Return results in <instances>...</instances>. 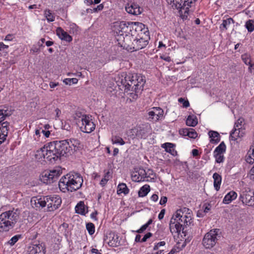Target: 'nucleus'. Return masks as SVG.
<instances>
[{
	"label": "nucleus",
	"instance_id": "c756f323",
	"mask_svg": "<svg viewBox=\"0 0 254 254\" xmlns=\"http://www.w3.org/2000/svg\"><path fill=\"white\" fill-rule=\"evenodd\" d=\"M209 137L211 138L210 142L211 143H216L220 140V136L218 132L215 131H209L208 132Z\"/></svg>",
	"mask_w": 254,
	"mask_h": 254
},
{
	"label": "nucleus",
	"instance_id": "20e7f679",
	"mask_svg": "<svg viewBox=\"0 0 254 254\" xmlns=\"http://www.w3.org/2000/svg\"><path fill=\"white\" fill-rule=\"evenodd\" d=\"M169 4L173 8L179 9V13L181 18L186 20L188 18L191 7L196 0H166Z\"/></svg>",
	"mask_w": 254,
	"mask_h": 254
},
{
	"label": "nucleus",
	"instance_id": "49530a36",
	"mask_svg": "<svg viewBox=\"0 0 254 254\" xmlns=\"http://www.w3.org/2000/svg\"><path fill=\"white\" fill-rule=\"evenodd\" d=\"M246 27L249 32H252L254 30V21L249 20L246 23Z\"/></svg>",
	"mask_w": 254,
	"mask_h": 254
},
{
	"label": "nucleus",
	"instance_id": "bb28decb",
	"mask_svg": "<svg viewBox=\"0 0 254 254\" xmlns=\"http://www.w3.org/2000/svg\"><path fill=\"white\" fill-rule=\"evenodd\" d=\"M75 210L76 213L81 215H85L87 212V207L85 206L83 201H80L75 206Z\"/></svg>",
	"mask_w": 254,
	"mask_h": 254
},
{
	"label": "nucleus",
	"instance_id": "3c124183",
	"mask_svg": "<svg viewBox=\"0 0 254 254\" xmlns=\"http://www.w3.org/2000/svg\"><path fill=\"white\" fill-rule=\"evenodd\" d=\"M242 59L244 63L247 65H250L251 63L250 56L248 54H244L242 55Z\"/></svg>",
	"mask_w": 254,
	"mask_h": 254
},
{
	"label": "nucleus",
	"instance_id": "4d7b16f0",
	"mask_svg": "<svg viewBox=\"0 0 254 254\" xmlns=\"http://www.w3.org/2000/svg\"><path fill=\"white\" fill-rule=\"evenodd\" d=\"M166 243L164 241H161L155 245L153 248V250L156 251L160 247L165 246Z\"/></svg>",
	"mask_w": 254,
	"mask_h": 254
},
{
	"label": "nucleus",
	"instance_id": "0eeeda50",
	"mask_svg": "<svg viewBox=\"0 0 254 254\" xmlns=\"http://www.w3.org/2000/svg\"><path fill=\"white\" fill-rule=\"evenodd\" d=\"M220 230L219 229H213L207 232L204 236L202 240V245L206 249H211L216 244L219 233Z\"/></svg>",
	"mask_w": 254,
	"mask_h": 254
},
{
	"label": "nucleus",
	"instance_id": "1a4fd4ad",
	"mask_svg": "<svg viewBox=\"0 0 254 254\" xmlns=\"http://www.w3.org/2000/svg\"><path fill=\"white\" fill-rule=\"evenodd\" d=\"M170 229L172 233H177L178 236L184 238L188 236L190 232V223H184V225L181 223H169Z\"/></svg>",
	"mask_w": 254,
	"mask_h": 254
},
{
	"label": "nucleus",
	"instance_id": "a18cd8bd",
	"mask_svg": "<svg viewBox=\"0 0 254 254\" xmlns=\"http://www.w3.org/2000/svg\"><path fill=\"white\" fill-rule=\"evenodd\" d=\"M22 238V235L18 234L12 237L8 242L10 246H13L19 239Z\"/></svg>",
	"mask_w": 254,
	"mask_h": 254
},
{
	"label": "nucleus",
	"instance_id": "4be33fe9",
	"mask_svg": "<svg viewBox=\"0 0 254 254\" xmlns=\"http://www.w3.org/2000/svg\"><path fill=\"white\" fill-rule=\"evenodd\" d=\"M146 170L143 168H138L131 174L132 180L136 182L145 181Z\"/></svg>",
	"mask_w": 254,
	"mask_h": 254
},
{
	"label": "nucleus",
	"instance_id": "412c9836",
	"mask_svg": "<svg viewBox=\"0 0 254 254\" xmlns=\"http://www.w3.org/2000/svg\"><path fill=\"white\" fill-rule=\"evenodd\" d=\"M125 9L128 13L134 15L141 14L142 10V9L137 4L132 2V1L127 3Z\"/></svg>",
	"mask_w": 254,
	"mask_h": 254
},
{
	"label": "nucleus",
	"instance_id": "7c9ffc66",
	"mask_svg": "<svg viewBox=\"0 0 254 254\" xmlns=\"http://www.w3.org/2000/svg\"><path fill=\"white\" fill-rule=\"evenodd\" d=\"M213 178L214 179V187L215 189L218 191L220 189V186L221 183V176L217 173H215L213 175Z\"/></svg>",
	"mask_w": 254,
	"mask_h": 254
},
{
	"label": "nucleus",
	"instance_id": "bf43d9fd",
	"mask_svg": "<svg viewBox=\"0 0 254 254\" xmlns=\"http://www.w3.org/2000/svg\"><path fill=\"white\" fill-rule=\"evenodd\" d=\"M180 134L184 136H188L189 128H184L180 130Z\"/></svg>",
	"mask_w": 254,
	"mask_h": 254
},
{
	"label": "nucleus",
	"instance_id": "f03ea898",
	"mask_svg": "<svg viewBox=\"0 0 254 254\" xmlns=\"http://www.w3.org/2000/svg\"><path fill=\"white\" fill-rule=\"evenodd\" d=\"M82 183L83 179L80 175L70 172L61 178L59 187L63 192L66 190L73 191L80 189Z\"/></svg>",
	"mask_w": 254,
	"mask_h": 254
},
{
	"label": "nucleus",
	"instance_id": "2eb2a0df",
	"mask_svg": "<svg viewBox=\"0 0 254 254\" xmlns=\"http://www.w3.org/2000/svg\"><path fill=\"white\" fill-rule=\"evenodd\" d=\"M151 130V128L149 124L142 125L132 129V132L135 133L136 137L140 139L146 138Z\"/></svg>",
	"mask_w": 254,
	"mask_h": 254
},
{
	"label": "nucleus",
	"instance_id": "a878e982",
	"mask_svg": "<svg viewBox=\"0 0 254 254\" xmlns=\"http://www.w3.org/2000/svg\"><path fill=\"white\" fill-rule=\"evenodd\" d=\"M245 134V131L237 129L234 127L233 130L230 133V138L233 140H236L239 137L243 136Z\"/></svg>",
	"mask_w": 254,
	"mask_h": 254
},
{
	"label": "nucleus",
	"instance_id": "5701e85b",
	"mask_svg": "<svg viewBox=\"0 0 254 254\" xmlns=\"http://www.w3.org/2000/svg\"><path fill=\"white\" fill-rule=\"evenodd\" d=\"M105 241H107L108 245L112 247H116L120 244L118 236L112 232L108 234Z\"/></svg>",
	"mask_w": 254,
	"mask_h": 254
},
{
	"label": "nucleus",
	"instance_id": "7ed1b4c3",
	"mask_svg": "<svg viewBox=\"0 0 254 254\" xmlns=\"http://www.w3.org/2000/svg\"><path fill=\"white\" fill-rule=\"evenodd\" d=\"M36 207H44L47 206V210L53 211L57 209L61 205L62 199L57 195L46 196L34 200Z\"/></svg>",
	"mask_w": 254,
	"mask_h": 254
},
{
	"label": "nucleus",
	"instance_id": "ea45409f",
	"mask_svg": "<svg viewBox=\"0 0 254 254\" xmlns=\"http://www.w3.org/2000/svg\"><path fill=\"white\" fill-rule=\"evenodd\" d=\"M15 223H0V232H6L14 227Z\"/></svg>",
	"mask_w": 254,
	"mask_h": 254
},
{
	"label": "nucleus",
	"instance_id": "9b49d317",
	"mask_svg": "<svg viewBox=\"0 0 254 254\" xmlns=\"http://www.w3.org/2000/svg\"><path fill=\"white\" fill-rule=\"evenodd\" d=\"M52 143L54 145L60 157L62 156L66 155L71 150V147L70 146L69 142L68 140L54 141L52 142Z\"/></svg>",
	"mask_w": 254,
	"mask_h": 254
},
{
	"label": "nucleus",
	"instance_id": "c85d7f7f",
	"mask_svg": "<svg viewBox=\"0 0 254 254\" xmlns=\"http://www.w3.org/2000/svg\"><path fill=\"white\" fill-rule=\"evenodd\" d=\"M237 194L234 191H231L228 193L224 197L223 202L225 204H229L232 200L237 198Z\"/></svg>",
	"mask_w": 254,
	"mask_h": 254
},
{
	"label": "nucleus",
	"instance_id": "0e129e2a",
	"mask_svg": "<svg viewBox=\"0 0 254 254\" xmlns=\"http://www.w3.org/2000/svg\"><path fill=\"white\" fill-rule=\"evenodd\" d=\"M8 48V46L5 45L2 42H0V51Z\"/></svg>",
	"mask_w": 254,
	"mask_h": 254
},
{
	"label": "nucleus",
	"instance_id": "f257e3e1",
	"mask_svg": "<svg viewBox=\"0 0 254 254\" xmlns=\"http://www.w3.org/2000/svg\"><path fill=\"white\" fill-rule=\"evenodd\" d=\"M119 78L125 86L126 92L129 95L130 99L136 100L143 89L145 77L141 74L122 72L119 74Z\"/></svg>",
	"mask_w": 254,
	"mask_h": 254
},
{
	"label": "nucleus",
	"instance_id": "6ab92c4d",
	"mask_svg": "<svg viewBox=\"0 0 254 254\" xmlns=\"http://www.w3.org/2000/svg\"><path fill=\"white\" fill-rule=\"evenodd\" d=\"M149 35H145L143 37H137L133 40L132 51H138L145 47L148 44Z\"/></svg>",
	"mask_w": 254,
	"mask_h": 254
},
{
	"label": "nucleus",
	"instance_id": "338daca9",
	"mask_svg": "<svg viewBox=\"0 0 254 254\" xmlns=\"http://www.w3.org/2000/svg\"><path fill=\"white\" fill-rule=\"evenodd\" d=\"M165 212V209L161 210V212H160V213L158 215V218L159 219V220H161L164 217Z\"/></svg>",
	"mask_w": 254,
	"mask_h": 254
},
{
	"label": "nucleus",
	"instance_id": "8fccbe9b",
	"mask_svg": "<svg viewBox=\"0 0 254 254\" xmlns=\"http://www.w3.org/2000/svg\"><path fill=\"white\" fill-rule=\"evenodd\" d=\"M110 172H107L104 176V178H103L101 182H100V185L102 186H104L107 183L108 181L110 179Z\"/></svg>",
	"mask_w": 254,
	"mask_h": 254
},
{
	"label": "nucleus",
	"instance_id": "680f3d73",
	"mask_svg": "<svg viewBox=\"0 0 254 254\" xmlns=\"http://www.w3.org/2000/svg\"><path fill=\"white\" fill-rule=\"evenodd\" d=\"M13 35L12 34H7L4 38V41H12L13 39Z\"/></svg>",
	"mask_w": 254,
	"mask_h": 254
},
{
	"label": "nucleus",
	"instance_id": "603ef678",
	"mask_svg": "<svg viewBox=\"0 0 254 254\" xmlns=\"http://www.w3.org/2000/svg\"><path fill=\"white\" fill-rule=\"evenodd\" d=\"M214 156L215 158V160L217 163H220L223 162V154H214Z\"/></svg>",
	"mask_w": 254,
	"mask_h": 254
},
{
	"label": "nucleus",
	"instance_id": "4468645a",
	"mask_svg": "<svg viewBox=\"0 0 254 254\" xmlns=\"http://www.w3.org/2000/svg\"><path fill=\"white\" fill-rule=\"evenodd\" d=\"M116 39L121 47L127 51H132L133 40L135 39L134 37L129 34L125 36L117 37Z\"/></svg>",
	"mask_w": 254,
	"mask_h": 254
},
{
	"label": "nucleus",
	"instance_id": "f3484780",
	"mask_svg": "<svg viewBox=\"0 0 254 254\" xmlns=\"http://www.w3.org/2000/svg\"><path fill=\"white\" fill-rule=\"evenodd\" d=\"M58 152L56 150L54 145L52 142L48 143L47 145H45V156L46 159L51 163H54L59 158V155H58Z\"/></svg>",
	"mask_w": 254,
	"mask_h": 254
},
{
	"label": "nucleus",
	"instance_id": "4c0bfd02",
	"mask_svg": "<svg viewBox=\"0 0 254 254\" xmlns=\"http://www.w3.org/2000/svg\"><path fill=\"white\" fill-rule=\"evenodd\" d=\"M231 23H234V20L232 18H229L227 19L223 20V22L220 27L221 30H226Z\"/></svg>",
	"mask_w": 254,
	"mask_h": 254
},
{
	"label": "nucleus",
	"instance_id": "9d476101",
	"mask_svg": "<svg viewBox=\"0 0 254 254\" xmlns=\"http://www.w3.org/2000/svg\"><path fill=\"white\" fill-rule=\"evenodd\" d=\"M130 22L117 21L114 23L113 30L116 33L117 37L125 36L130 34Z\"/></svg>",
	"mask_w": 254,
	"mask_h": 254
},
{
	"label": "nucleus",
	"instance_id": "dca6fc26",
	"mask_svg": "<svg viewBox=\"0 0 254 254\" xmlns=\"http://www.w3.org/2000/svg\"><path fill=\"white\" fill-rule=\"evenodd\" d=\"M27 252L28 254H45V244L39 241L34 242L29 245Z\"/></svg>",
	"mask_w": 254,
	"mask_h": 254
},
{
	"label": "nucleus",
	"instance_id": "052dcab7",
	"mask_svg": "<svg viewBox=\"0 0 254 254\" xmlns=\"http://www.w3.org/2000/svg\"><path fill=\"white\" fill-rule=\"evenodd\" d=\"M152 235V233L149 232L146 234L141 239V242H145L147 239L149 238Z\"/></svg>",
	"mask_w": 254,
	"mask_h": 254
},
{
	"label": "nucleus",
	"instance_id": "69168bd1",
	"mask_svg": "<svg viewBox=\"0 0 254 254\" xmlns=\"http://www.w3.org/2000/svg\"><path fill=\"white\" fill-rule=\"evenodd\" d=\"M55 112L56 114V115L55 117V119L57 120L60 117V116L61 114V111L59 108H56L55 109Z\"/></svg>",
	"mask_w": 254,
	"mask_h": 254
},
{
	"label": "nucleus",
	"instance_id": "09e8293b",
	"mask_svg": "<svg viewBox=\"0 0 254 254\" xmlns=\"http://www.w3.org/2000/svg\"><path fill=\"white\" fill-rule=\"evenodd\" d=\"M63 82L66 85H71V84H76L78 82V79L76 78H65Z\"/></svg>",
	"mask_w": 254,
	"mask_h": 254
},
{
	"label": "nucleus",
	"instance_id": "58836bf2",
	"mask_svg": "<svg viewBox=\"0 0 254 254\" xmlns=\"http://www.w3.org/2000/svg\"><path fill=\"white\" fill-rule=\"evenodd\" d=\"M150 191V186L147 185H144L138 191V195L140 197L146 196Z\"/></svg>",
	"mask_w": 254,
	"mask_h": 254
},
{
	"label": "nucleus",
	"instance_id": "13d9d810",
	"mask_svg": "<svg viewBox=\"0 0 254 254\" xmlns=\"http://www.w3.org/2000/svg\"><path fill=\"white\" fill-rule=\"evenodd\" d=\"M151 223H145L144 225L142 226V227L138 229L137 232L139 233H142L144 230H145L148 227V225Z\"/></svg>",
	"mask_w": 254,
	"mask_h": 254
},
{
	"label": "nucleus",
	"instance_id": "72a5a7b5",
	"mask_svg": "<svg viewBox=\"0 0 254 254\" xmlns=\"http://www.w3.org/2000/svg\"><path fill=\"white\" fill-rule=\"evenodd\" d=\"M197 123V119L193 115L189 116L186 120V125L188 126L195 127Z\"/></svg>",
	"mask_w": 254,
	"mask_h": 254
},
{
	"label": "nucleus",
	"instance_id": "423d86ee",
	"mask_svg": "<svg viewBox=\"0 0 254 254\" xmlns=\"http://www.w3.org/2000/svg\"><path fill=\"white\" fill-rule=\"evenodd\" d=\"M62 171L60 167H56L51 170L43 172L40 177L41 181L44 183L49 184L56 181L62 174Z\"/></svg>",
	"mask_w": 254,
	"mask_h": 254
},
{
	"label": "nucleus",
	"instance_id": "39448f33",
	"mask_svg": "<svg viewBox=\"0 0 254 254\" xmlns=\"http://www.w3.org/2000/svg\"><path fill=\"white\" fill-rule=\"evenodd\" d=\"M192 218V211L187 207H183L175 212L170 222H190Z\"/></svg>",
	"mask_w": 254,
	"mask_h": 254
},
{
	"label": "nucleus",
	"instance_id": "ddd939ff",
	"mask_svg": "<svg viewBox=\"0 0 254 254\" xmlns=\"http://www.w3.org/2000/svg\"><path fill=\"white\" fill-rule=\"evenodd\" d=\"M240 200L248 206L254 205V192L249 188H246L242 190L240 193Z\"/></svg>",
	"mask_w": 254,
	"mask_h": 254
},
{
	"label": "nucleus",
	"instance_id": "f8f14e48",
	"mask_svg": "<svg viewBox=\"0 0 254 254\" xmlns=\"http://www.w3.org/2000/svg\"><path fill=\"white\" fill-rule=\"evenodd\" d=\"M80 118L82 124L80 128L82 132L89 133L95 129L96 125L93 122L91 117L82 115Z\"/></svg>",
	"mask_w": 254,
	"mask_h": 254
},
{
	"label": "nucleus",
	"instance_id": "aec40b11",
	"mask_svg": "<svg viewBox=\"0 0 254 254\" xmlns=\"http://www.w3.org/2000/svg\"><path fill=\"white\" fill-rule=\"evenodd\" d=\"M164 111L159 107L152 108V110L148 113V120L151 122H156L163 117Z\"/></svg>",
	"mask_w": 254,
	"mask_h": 254
},
{
	"label": "nucleus",
	"instance_id": "37998d69",
	"mask_svg": "<svg viewBox=\"0 0 254 254\" xmlns=\"http://www.w3.org/2000/svg\"><path fill=\"white\" fill-rule=\"evenodd\" d=\"M155 177V175L152 170L148 169L147 171H146L145 181H150L154 179Z\"/></svg>",
	"mask_w": 254,
	"mask_h": 254
},
{
	"label": "nucleus",
	"instance_id": "b1692460",
	"mask_svg": "<svg viewBox=\"0 0 254 254\" xmlns=\"http://www.w3.org/2000/svg\"><path fill=\"white\" fill-rule=\"evenodd\" d=\"M9 124L7 122L0 124V144L6 139L9 130Z\"/></svg>",
	"mask_w": 254,
	"mask_h": 254
},
{
	"label": "nucleus",
	"instance_id": "393cba45",
	"mask_svg": "<svg viewBox=\"0 0 254 254\" xmlns=\"http://www.w3.org/2000/svg\"><path fill=\"white\" fill-rule=\"evenodd\" d=\"M56 34L58 37L62 40L70 42L72 40V37L69 35L66 32L64 31L63 28L59 27L57 28Z\"/></svg>",
	"mask_w": 254,
	"mask_h": 254
},
{
	"label": "nucleus",
	"instance_id": "6e6552de",
	"mask_svg": "<svg viewBox=\"0 0 254 254\" xmlns=\"http://www.w3.org/2000/svg\"><path fill=\"white\" fill-rule=\"evenodd\" d=\"M130 34L136 38L137 37H143L149 35V32L144 24L138 22H130Z\"/></svg>",
	"mask_w": 254,
	"mask_h": 254
},
{
	"label": "nucleus",
	"instance_id": "c03bdc74",
	"mask_svg": "<svg viewBox=\"0 0 254 254\" xmlns=\"http://www.w3.org/2000/svg\"><path fill=\"white\" fill-rule=\"evenodd\" d=\"M112 142L113 144H120V145H124L125 142L123 138L119 136L115 135L112 137Z\"/></svg>",
	"mask_w": 254,
	"mask_h": 254
},
{
	"label": "nucleus",
	"instance_id": "e2e57ef3",
	"mask_svg": "<svg viewBox=\"0 0 254 254\" xmlns=\"http://www.w3.org/2000/svg\"><path fill=\"white\" fill-rule=\"evenodd\" d=\"M167 201V197L166 196H162L161 198L160 201V204L161 205H164L165 204Z\"/></svg>",
	"mask_w": 254,
	"mask_h": 254
},
{
	"label": "nucleus",
	"instance_id": "6e6d98bb",
	"mask_svg": "<svg viewBox=\"0 0 254 254\" xmlns=\"http://www.w3.org/2000/svg\"><path fill=\"white\" fill-rule=\"evenodd\" d=\"M179 101L183 104L184 107L187 108L190 106L189 101L188 100H185L182 98H180L179 99Z\"/></svg>",
	"mask_w": 254,
	"mask_h": 254
},
{
	"label": "nucleus",
	"instance_id": "774afa93",
	"mask_svg": "<svg viewBox=\"0 0 254 254\" xmlns=\"http://www.w3.org/2000/svg\"><path fill=\"white\" fill-rule=\"evenodd\" d=\"M249 70L251 73L254 72V63H251L249 65Z\"/></svg>",
	"mask_w": 254,
	"mask_h": 254
},
{
	"label": "nucleus",
	"instance_id": "79ce46f5",
	"mask_svg": "<svg viewBox=\"0 0 254 254\" xmlns=\"http://www.w3.org/2000/svg\"><path fill=\"white\" fill-rule=\"evenodd\" d=\"M226 151V145L222 142L215 149L214 154H224Z\"/></svg>",
	"mask_w": 254,
	"mask_h": 254
},
{
	"label": "nucleus",
	"instance_id": "a211bd4d",
	"mask_svg": "<svg viewBox=\"0 0 254 254\" xmlns=\"http://www.w3.org/2000/svg\"><path fill=\"white\" fill-rule=\"evenodd\" d=\"M19 217L17 210L13 209L1 213L0 215V221L2 222H12L16 221Z\"/></svg>",
	"mask_w": 254,
	"mask_h": 254
},
{
	"label": "nucleus",
	"instance_id": "de8ad7c7",
	"mask_svg": "<svg viewBox=\"0 0 254 254\" xmlns=\"http://www.w3.org/2000/svg\"><path fill=\"white\" fill-rule=\"evenodd\" d=\"M86 228L89 235H92L95 232V226L93 223H86Z\"/></svg>",
	"mask_w": 254,
	"mask_h": 254
},
{
	"label": "nucleus",
	"instance_id": "cd10ccee",
	"mask_svg": "<svg viewBox=\"0 0 254 254\" xmlns=\"http://www.w3.org/2000/svg\"><path fill=\"white\" fill-rule=\"evenodd\" d=\"M12 114V110L8 109V108L0 109V124H2V122L5 120V118L11 116Z\"/></svg>",
	"mask_w": 254,
	"mask_h": 254
},
{
	"label": "nucleus",
	"instance_id": "a19ab883",
	"mask_svg": "<svg viewBox=\"0 0 254 254\" xmlns=\"http://www.w3.org/2000/svg\"><path fill=\"white\" fill-rule=\"evenodd\" d=\"M244 121L245 120L243 118H240L237 120L235 124L234 127H235L237 129L243 130V131L245 130V127H244Z\"/></svg>",
	"mask_w": 254,
	"mask_h": 254
},
{
	"label": "nucleus",
	"instance_id": "f704fd0d",
	"mask_svg": "<svg viewBox=\"0 0 254 254\" xmlns=\"http://www.w3.org/2000/svg\"><path fill=\"white\" fill-rule=\"evenodd\" d=\"M44 14L45 17L46 18L47 20L49 22H53L55 21V15L54 13L52 12V11L49 9H46L44 10Z\"/></svg>",
	"mask_w": 254,
	"mask_h": 254
},
{
	"label": "nucleus",
	"instance_id": "864d4df0",
	"mask_svg": "<svg viewBox=\"0 0 254 254\" xmlns=\"http://www.w3.org/2000/svg\"><path fill=\"white\" fill-rule=\"evenodd\" d=\"M197 136V134L195 130L191 128H189L188 136L191 138H195Z\"/></svg>",
	"mask_w": 254,
	"mask_h": 254
},
{
	"label": "nucleus",
	"instance_id": "e433bc0d",
	"mask_svg": "<svg viewBox=\"0 0 254 254\" xmlns=\"http://www.w3.org/2000/svg\"><path fill=\"white\" fill-rule=\"evenodd\" d=\"M163 147L165 148L167 152H169L172 155H177V151L174 148V144L171 143H166L163 145Z\"/></svg>",
	"mask_w": 254,
	"mask_h": 254
},
{
	"label": "nucleus",
	"instance_id": "2f4dec72",
	"mask_svg": "<svg viewBox=\"0 0 254 254\" xmlns=\"http://www.w3.org/2000/svg\"><path fill=\"white\" fill-rule=\"evenodd\" d=\"M45 146L37 150L35 154V158L37 160H41L43 159H46Z\"/></svg>",
	"mask_w": 254,
	"mask_h": 254
},
{
	"label": "nucleus",
	"instance_id": "5fc2aeb1",
	"mask_svg": "<svg viewBox=\"0 0 254 254\" xmlns=\"http://www.w3.org/2000/svg\"><path fill=\"white\" fill-rule=\"evenodd\" d=\"M68 141L69 142L70 146L71 145L73 146L74 147H77L79 145V141L78 140L74 138L70 139Z\"/></svg>",
	"mask_w": 254,
	"mask_h": 254
},
{
	"label": "nucleus",
	"instance_id": "c9c22d12",
	"mask_svg": "<svg viewBox=\"0 0 254 254\" xmlns=\"http://www.w3.org/2000/svg\"><path fill=\"white\" fill-rule=\"evenodd\" d=\"M129 192V190L125 183L119 184L117 188V193L120 194L123 193L124 194H127Z\"/></svg>",
	"mask_w": 254,
	"mask_h": 254
},
{
	"label": "nucleus",
	"instance_id": "473e14b6",
	"mask_svg": "<svg viewBox=\"0 0 254 254\" xmlns=\"http://www.w3.org/2000/svg\"><path fill=\"white\" fill-rule=\"evenodd\" d=\"M246 160L249 164H253L254 163V143L251 147L246 156Z\"/></svg>",
	"mask_w": 254,
	"mask_h": 254
}]
</instances>
